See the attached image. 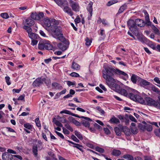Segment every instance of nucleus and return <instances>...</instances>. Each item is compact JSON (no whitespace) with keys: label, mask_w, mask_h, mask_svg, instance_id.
<instances>
[{"label":"nucleus","mask_w":160,"mask_h":160,"mask_svg":"<svg viewBox=\"0 0 160 160\" xmlns=\"http://www.w3.org/2000/svg\"><path fill=\"white\" fill-rule=\"evenodd\" d=\"M55 123L58 127H62L63 126L62 124L58 120H56L55 121Z\"/></svg>","instance_id":"62"},{"label":"nucleus","mask_w":160,"mask_h":160,"mask_svg":"<svg viewBox=\"0 0 160 160\" xmlns=\"http://www.w3.org/2000/svg\"><path fill=\"white\" fill-rule=\"evenodd\" d=\"M115 132L116 134L118 136H120L121 134V132L120 129L118 127H115L114 128Z\"/></svg>","instance_id":"39"},{"label":"nucleus","mask_w":160,"mask_h":160,"mask_svg":"<svg viewBox=\"0 0 160 160\" xmlns=\"http://www.w3.org/2000/svg\"><path fill=\"white\" fill-rule=\"evenodd\" d=\"M70 75L71 76L73 77H79V74L78 73L75 72H72L70 74Z\"/></svg>","instance_id":"59"},{"label":"nucleus","mask_w":160,"mask_h":160,"mask_svg":"<svg viewBox=\"0 0 160 160\" xmlns=\"http://www.w3.org/2000/svg\"><path fill=\"white\" fill-rule=\"evenodd\" d=\"M130 129L132 132L133 134H136L138 132V129L136 127H130Z\"/></svg>","instance_id":"43"},{"label":"nucleus","mask_w":160,"mask_h":160,"mask_svg":"<svg viewBox=\"0 0 160 160\" xmlns=\"http://www.w3.org/2000/svg\"><path fill=\"white\" fill-rule=\"evenodd\" d=\"M35 122L36 126L38 127H41V124L40 122L39 118H37L35 120Z\"/></svg>","instance_id":"46"},{"label":"nucleus","mask_w":160,"mask_h":160,"mask_svg":"<svg viewBox=\"0 0 160 160\" xmlns=\"http://www.w3.org/2000/svg\"><path fill=\"white\" fill-rule=\"evenodd\" d=\"M43 82H44L47 86L49 87L50 85L51 82L50 80L46 79L45 78H42Z\"/></svg>","instance_id":"41"},{"label":"nucleus","mask_w":160,"mask_h":160,"mask_svg":"<svg viewBox=\"0 0 160 160\" xmlns=\"http://www.w3.org/2000/svg\"><path fill=\"white\" fill-rule=\"evenodd\" d=\"M130 30L136 36L138 35V32L137 29V27L135 28H132L131 30Z\"/></svg>","instance_id":"45"},{"label":"nucleus","mask_w":160,"mask_h":160,"mask_svg":"<svg viewBox=\"0 0 160 160\" xmlns=\"http://www.w3.org/2000/svg\"><path fill=\"white\" fill-rule=\"evenodd\" d=\"M117 92L124 96L128 97V93L127 91L125 89L120 88L118 89V91Z\"/></svg>","instance_id":"17"},{"label":"nucleus","mask_w":160,"mask_h":160,"mask_svg":"<svg viewBox=\"0 0 160 160\" xmlns=\"http://www.w3.org/2000/svg\"><path fill=\"white\" fill-rule=\"evenodd\" d=\"M63 9L64 11L71 16H72L73 15V12L72 11L71 9L68 6V5H65Z\"/></svg>","instance_id":"12"},{"label":"nucleus","mask_w":160,"mask_h":160,"mask_svg":"<svg viewBox=\"0 0 160 160\" xmlns=\"http://www.w3.org/2000/svg\"><path fill=\"white\" fill-rule=\"evenodd\" d=\"M152 128L151 125L149 124H146L145 125V129L148 132H150L152 130Z\"/></svg>","instance_id":"38"},{"label":"nucleus","mask_w":160,"mask_h":160,"mask_svg":"<svg viewBox=\"0 0 160 160\" xmlns=\"http://www.w3.org/2000/svg\"><path fill=\"white\" fill-rule=\"evenodd\" d=\"M140 79L141 78L135 74H132L131 78V81L133 83H136L137 80Z\"/></svg>","instance_id":"16"},{"label":"nucleus","mask_w":160,"mask_h":160,"mask_svg":"<svg viewBox=\"0 0 160 160\" xmlns=\"http://www.w3.org/2000/svg\"><path fill=\"white\" fill-rule=\"evenodd\" d=\"M89 122L90 121L85 119V120H82L81 121V124H82L85 127L89 128L90 126V124Z\"/></svg>","instance_id":"25"},{"label":"nucleus","mask_w":160,"mask_h":160,"mask_svg":"<svg viewBox=\"0 0 160 160\" xmlns=\"http://www.w3.org/2000/svg\"><path fill=\"white\" fill-rule=\"evenodd\" d=\"M121 154V152L119 150L115 149H114L111 153V154L112 155L116 157L119 156Z\"/></svg>","instance_id":"21"},{"label":"nucleus","mask_w":160,"mask_h":160,"mask_svg":"<svg viewBox=\"0 0 160 160\" xmlns=\"http://www.w3.org/2000/svg\"><path fill=\"white\" fill-rule=\"evenodd\" d=\"M72 122L77 126H80L81 125V122L76 120L74 118L71 117Z\"/></svg>","instance_id":"31"},{"label":"nucleus","mask_w":160,"mask_h":160,"mask_svg":"<svg viewBox=\"0 0 160 160\" xmlns=\"http://www.w3.org/2000/svg\"><path fill=\"white\" fill-rule=\"evenodd\" d=\"M61 114L65 113L68 115H71L72 112L69 110L65 109L60 112Z\"/></svg>","instance_id":"50"},{"label":"nucleus","mask_w":160,"mask_h":160,"mask_svg":"<svg viewBox=\"0 0 160 160\" xmlns=\"http://www.w3.org/2000/svg\"><path fill=\"white\" fill-rule=\"evenodd\" d=\"M74 133L76 136L80 140H82L83 139V137L81 134L79 132L77 131H75Z\"/></svg>","instance_id":"34"},{"label":"nucleus","mask_w":160,"mask_h":160,"mask_svg":"<svg viewBox=\"0 0 160 160\" xmlns=\"http://www.w3.org/2000/svg\"><path fill=\"white\" fill-rule=\"evenodd\" d=\"M56 38H57L59 40H60V41H62V42H64L63 41L64 40H65V41L66 40L65 38L63 36L62 34V32L60 34L58 35H56Z\"/></svg>","instance_id":"35"},{"label":"nucleus","mask_w":160,"mask_h":160,"mask_svg":"<svg viewBox=\"0 0 160 160\" xmlns=\"http://www.w3.org/2000/svg\"><path fill=\"white\" fill-rule=\"evenodd\" d=\"M104 131L107 134H108L110 133V131L107 128H103Z\"/></svg>","instance_id":"64"},{"label":"nucleus","mask_w":160,"mask_h":160,"mask_svg":"<svg viewBox=\"0 0 160 160\" xmlns=\"http://www.w3.org/2000/svg\"><path fill=\"white\" fill-rule=\"evenodd\" d=\"M123 158L127 160H134L133 157L129 154H125L123 156Z\"/></svg>","instance_id":"28"},{"label":"nucleus","mask_w":160,"mask_h":160,"mask_svg":"<svg viewBox=\"0 0 160 160\" xmlns=\"http://www.w3.org/2000/svg\"><path fill=\"white\" fill-rule=\"evenodd\" d=\"M71 115L72 116H74V117H78V118H83L87 120L90 121V122L92 121V119H91L90 118H88V117H87L83 116H80L78 115L77 114H75L72 113H71Z\"/></svg>","instance_id":"20"},{"label":"nucleus","mask_w":160,"mask_h":160,"mask_svg":"<svg viewBox=\"0 0 160 160\" xmlns=\"http://www.w3.org/2000/svg\"><path fill=\"white\" fill-rule=\"evenodd\" d=\"M29 27L25 25L23 26V28L24 29H25L28 32V34L29 33L31 32L32 31V28Z\"/></svg>","instance_id":"42"},{"label":"nucleus","mask_w":160,"mask_h":160,"mask_svg":"<svg viewBox=\"0 0 160 160\" xmlns=\"http://www.w3.org/2000/svg\"><path fill=\"white\" fill-rule=\"evenodd\" d=\"M86 45L87 46H89L90 45L91 43L92 42V41L91 40H90L89 38H87L86 40Z\"/></svg>","instance_id":"56"},{"label":"nucleus","mask_w":160,"mask_h":160,"mask_svg":"<svg viewBox=\"0 0 160 160\" xmlns=\"http://www.w3.org/2000/svg\"><path fill=\"white\" fill-rule=\"evenodd\" d=\"M31 18L33 19L38 20L39 18L38 17V13L36 12H32L31 15Z\"/></svg>","instance_id":"37"},{"label":"nucleus","mask_w":160,"mask_h":160,"mask_svg":"<svg viewBox=\"0 0 160 160\" xmlns=\"http://www.w3.org/2000/svg\"><path fill=\"white\" fill-rule=\"evenodd\" d=\"M56 3L59 6L62 7L68 5V3L66 0H54Z\"/></svg>","instance_id":"13"},{"label":"nucleus","mask_w":160,"mask_h":160,"mask_svg":"<svg viewBox=\"0 0 160 160\" xmlns=\"http://www.w3.org/2000/svg\"><path fill=\"white\" fill-rule=\"evenodd\" d=\"M127 6L126 3L122 5L120 8L118 10V13H121L123 12V11L127 8Z\"/></svg>","instance_id":"27"},{"label":"nucleus","mask_w":160,"mask_h":160,"mask_svg":"<svg viewBox=\"0 0 160 160\" xmlns=\"http://www.w3.org/2000/svg\"><path fill=\"white\" fill-rule=\"evenodd\" d=\"M69 44L68 40H65L64 42H62L59 43L58 45V48L62 51L66 50L68 47Z\"/></svg>","instance_id":"6"},{"label":"nucleus","mask_w":160,"mask_h":160,"mask_svg":"<svg viewBox=\"0 0 160 160\" xmlns=\"http://www.w3.org/2000/svg\"><path fill=\"white\" fill-rule=\"evenodd\" d=\"M28 36L29 37L32 39H36L38 38V36L36 34L31 32L29 33Z\"/></svg>","instance_id":"29"},{"label":"nucleus","mask_w":160,"mask_h":160,"mask_svg":"<svg viewBox=\"0 0 160 160\" xmlns=\"http://www.w3.org/2000/svg\"><path fill=\"white\" fill-rule=\"evenodd\" d=\"M140 79L141 80L140 82V85L141 86L144 87L146 86L150 85L151 84L150 82H148L145 80L142 79L141 78Z\"/></svg>","instance_id":"19"},{"label":"nucleus","mask_w":160,"mask_h":160,"mask_svg":"<svg viewBox=\"0 0 160 160\" xmlns=\"http://www.w3.org/2000/svg\"><path fill=\"white\" fill-rule=\"evenodd\" d=\"M23 126L25 128L30 130L32 128V125L29 123H25Z\"/></svg>","instance_id":"47"},{"label":"nucleus","mask_w":160,"mask_h":160,"mask_svg":"<svg viewBox=\"0 0 160 160\" xmlns=\"http://www.w3.org/2000/svg\"><path fill=\"white\" fill-rule=\"evenodd\" d=\"M52 22H53L54 25L53 24L52 25L51 27L50 30L53 32V34L55 35H58L60 34L62 32L61 31V28L60 27H58L57 26L58 24L57 21L55 19H53L52 20Z\"/></svg>","instance_id":"3"},{"label":"nucleus","mask_w":160,"mask_h":160,"mask_svg":"<svg viewBox=\"0 0 160 160\" xmlns=\"http://www.w3.org/2000/svg\"><path fill=\"white\" fill-rule=\"evenodd\" d=\"M130 98L132 100L137 102L141 104L145 103L144 100L142 98L136 94H134L132 93H129L128 94V97Z\"/></svg>","instance_id":"4"},{"label":"nucleus","mask_w":160,"mask_h":160,"mask_svg":"<svg viewBox=\"0 0 160 160\" xmlns=\"http://www.w3.org/2000/svg\"><path fill=\"white\" fill-rule=\"evenodd\" d=\"M96 109L99 111L102 114H103L105 113V112L99 106H97L96 107Z\"/></svg>","instance_id":"54"},{"label":"nucleus","mask_w":160,"mask_h":160,"mask_svg":"<svg viewBox=\"0 0 160 160\" xmlns=\"http://www.w3.org/2000/svg\"><path fill=\"white\" fill-rule=\"evenodd\" d=\"M43 83L42 78H37L33 82L32 85L37 87L40 86Z\"/></svg>","instance_id":"11"},{"label":"nucleus","mask_w":160,"mask_h":160,"mask_svg":"<svg viewBox=\"0 0 160 160\" xmlns=\"http://www.w3.org/2000/svg\"><path fill=\"white\" fill-rule=\"evenodd\" d=\"M38 42V41L36 39H33L32 40L31 44L32 46H34L37 44Z\"/></svg>","instance_id":"61"},{"label":"nucleus","mask_w":160,"mask_h":160,"mask_svg":"<svg viewBox=\"0 0 160 160\" xmlns=\"http://www.w3.org/2000/svg\"><path fill=\"white\" fill-rule=\"evenodd\" d=\"M62 59V58L61 57H51L50 58H49L45 59L44 60H52H52H53V59L56 60V59Z\"/></svg>","instance_id":"51"},{"label":"nucleus","mask_w":160,"mask_h":160,"mask_svg":"<svg viewBox=\"0 0 160 160\" xmlns=\"http://www.w3.org/2000/svg\"><path fill=\"white\" fill-rule=\"evenodd\" d=\"M118 2V1L116 0H111L108 2L107 4V5L108 6H110L111 5L115 3Z\"/></svg>","instance_id":"48"},{"label":"nucleus","mask_w":160,"mask_h":160,"mask_svg":"<svg viewBox=\"0 0 160 160\" xmlns=\"http://www.w3.org/2000/svg\"><path fill=\"white\" fill-rule=\"evenodd\" d=\"M138 127L142 131L145 130V125H143L141 123H139L138 124Z\"/></svg>","instance_id":"52"},{"label":"nucleus","mask_w":160,"mask_h":160,"mask_svg":"<svg viewBox=\"0 0 160 160\" xmlns=\"http://www.w3.org/2000/svg\"><path fill=\"white\" fill-rule=\"evenodd\" d=\"M1 16L4 18L7 19L9 18L8 14L6 13H2L1 14Z\"/></svg>","instance_id":"55"},{"label":"nucleus","mask_w":160,"mask_h":160,"mask_svg":"<svg viewBox=\"0 0 160 160\" xmlns=\"http://www.w3.org/2000/svg\"><path fill=\"white\" fill-rule=\"evenodd\" d=\"M92 2H90L89 4H88V6L87 8L88 11L89 12V14H90V17L92 15Z\"/></svg>","instance_id":"22"},{"label":"nucleus","mask_w":160,"mask_h":160,"mask_svg":"<svg viewBox=\"0 0 160 160\" xmlns=\"http://www.w3.org/2000/svg\"><path fill=\"white\" fill-rule=\"evenodd\" d=\"M63 132L64 133L66 134H69V131L66 128L64 127H62V128Z\"/></svg>","instance_id":"60"},{"label":"nucleus","mask_w":160,"mask_h":160,"mask_svg":"<svg viewBox=\"0 0 160 160\" xmlns=\"http://www.w3.org/2000/svg\"><path fill=\"white\" fill-rule=\"evenodd\" d=\"M95 150L96 151L100 153H103L105 151L103 148H100L99 147H97L95 148Z\"/></svg>","instance_id":"49"},{"label":"nucleus","mask_w":160,"mask_h":160,"mask_svg":"<svg viewBox=\"0 0 160 160\" xmlns=\"http://www.w3.org/2000/svg\"><path fill=\"white\" fill-rule=\"evenodd\" d=\"M102 71V77L106 80V82L110 80H113V73H116V69L111 66L104 65Z\"/></svg>","instance_id":"1"},{"label":"nucleus","mask_w":160,"mask_h":160,"mask_svg":"<svg viewBox=\"0 0 160 160\" xmlns=\"http://www.w3.org/2000/svg\"><path fill=\"white\" fill-rule=\"evenodd\" d=\"M5 79L6 80V82L7 84L9 85L11 84V83L10 82V78L9 76H6L5 77Z\"/></svg>","instance_id":"58"},{"label":"nucleus","mask_w":160,"mask_h":160,"mask_svg":"<svg viewBox=\"0 0 160 160\" xmlns=\"http://www.w3.org/2000/svg\"><path fill=\"white\" fill-rule=\"evenodd\" d=\"M52 19L51 21L48 19H45L44 21V23L43 24V27L48 31H49L50 29L49 28L52 26L51 22H52Z\"/></svg>","instance_id":"7"},{"label":"nucleus","mask_w":160,"mask_h":160,"mask_svg":"<svg viewBox=\"0 0 160 160\" xmlns=\"http://www.w3.org/2000/svg\"><path fill=\"white\" fill-rule=\"evenodd\" d=\"M26 24L29 26L33 25L34 24V20L31 18H28L26 20Z\"/></svg>","instance_id":"23"},{"label":"nucleus","mask_w":160,"mask_h":160,"mask_svg":"<svg viewBox=\"0 0 160 160\" xmlns=\"http://www.w3.org/2000/svg\"><path fill=\"white\" fill-rule=\"evenodd\" d=\"M38 48L41 50H52L53 49L52 46L49 41H41L38 44Z\"/></svg>","instance_id":"2"},{"label":"nucleus","mask_w":160,"mask_h":160,"mask_svg":"<svg viewBox=\"0 0 160 160\" xmlns=\"http://www.w3.org/2000/svg\"><path fill=\"white\" fill-rule=\"evenodd\" d=\"M68 122L66 123L65 124V127L67 129L69 130L71 132L73 131V128L71 127V126H70V125L68 123Z\"/></svg>","instance_id":"44"},{"label":"nucleus","mask_w":160,"mask_h":160,"mask_svg":"<svg viewBox=\"0 0 160 160\" xmlns=\"http://www.w3.org/2000/svg\"><path fill=\"white\" fill-rule=\"evenodd\" d=\"M2 157L3 160H12L13 158L12 155L7 152L3 153Z\"/></svg>","instance_id":"9"},{"label":"nucleus","mask_w":160,"mask_h":160,"mask_svg":"<svg viewBox=\"0 0 160 160\" xmlns=\"http://www.w3.org/2000/svg\"><path fill=\"white\" fill-rule=\"evenodd\" d=\"M120 128L123 130L125 134L127 136H129L131 134V132L129 129L127 127H123L122 125L120 126Z\"/></svg>","instance_id":"14"},{"label":"nucleus","mask_w":160,"mask_h":160,"mask_svg":"<svg viewBox=\"0 0 160 160\" xmlns=\"http://www.w3.org/2000/svg\"><path fill=\"white\" fill-rule=\"evenodd\" d=\"M67 82V84L69 86H71L75 85V81L73 82L70 81H68Z\"/></svg>","instance_id":"57"},{"label":"nucleus","mask_w":160,"mask_h":160,"mask_svg":"<svg viewBox=\"0 0 160 160\" xmlns=\"http://www.w3.org/2000/svg\"><path fill=\"white\" fill-rule=\"evenodd\" d=\"M72 147L74 148H77L79 150L81 151L82 152H83V146L78 143H76L75 145H73Z\"/></svg>","instance_id":"32"},{"label":"nucleus","mask_w":160,"mask_h":160,"mask_svg":"<svg viewBox=\"0 0 160 160\" xmlns=\"http://www.w3.org/2000/svg\"><path fill=\"white\" fill-rule=\"evenodd\" d=\"M116 73L119 75H122L128 78V75L126 73L117 69H116Z\"/></svg>","instance_id":"24"},{"label":"nucleus","mask_w":160,"mask_h":160,"mask_svg":"<svg viewBox=\"0 0 160 160\" xmlns=\"http://www.w3.org/2000/svg\"><path fill=\"white\" fill-rule=\"evenodd\" d=\"M106 83L111 88V89L117 92L118 89L120 88V87L118 84L115 83V80L114 78L113 80H110L107 81Z\"/></svg>","instance_id":"5"},{"label":"nucleus","mask_w":160,"mask_h":160,"mask_svg":"<svg viewBox=\"0 0 160 160\" xmlns=\"http://www.w3.org/2000/svg\"><path fill=\"white\" fill-rule=\"evenodd\" d=\"M55 132L57 134V135L61 138H62V139H64V137L63 136V135L62 134L57 131H55Z\"/></svg>","instance_id":"63"},{"label":"nucleus","mask_w":160,"mask_h":160,"mask_svg":"<svg viewBox=\"0 0 160 160\" xmlns=\"http://www.w3.org/2000/svg\"><path fill=\"white\" fill-rule=\"evenodd\" d=\"M70 3L73 10L76 12L79 11L80 7L78 3L71 0L70 2Z\"/></svg>","instance_id":"8"},{"label":"nucleus","mask_w":160,"mask_h":160,"mask_svg":"<svg viewBox=\"0 0 160 160\" xmlns=\"http://www.w3.org/2000/svg\"><path fill=\"white\" fill-rule=\"evenodd\" d=\"M38 147L37 145H34L32 148V152L35 157H36L38 156Z\"/></svg>","instance_id":"30"},{"label":"nucleus","mask_w":160,"mask_h":160,"mask_svg":"<svg viewBox=\"0 0 160 160\" xmlns=\"http://www.w3.org/2000/svg\"><path fill=\"white\" fill-rule=\"evenodd\" d=\"M109 122L111 123L117 124L120 122L119 120L113 116L109 120Z\"/></svg>","instance_id":"26"},{"label":"nucleus","mask_w":160,"mask_h":160,"mask_svg":"<svg viewBox=\"0 0 160 160\" xmlns=\"http://www.w3.org/2000/svg\"><path fill=\"white\" fill-rule=\"evenodd\" d=\"M52 86L54 89L61 90L62 88V87L60 84L56 82H53Z\"/></svg>","instance_id":"15"},{"label":"nucleus","mask_w":160,"mask_h":160,"mask_svg":"<svg viewBox=\"0 0 160 160\" xmlns=\"http://www.w3.org/2000/svg\"><path fill=\"white\" fill-rule=\"evenodd\" d=\"M135 23L136 26L137 25L140 27L143 26L144 25L143 21L140 19H137L135 20Z\"/></svg>","instance_id":"18"},{"label":"nucleus","mask_w":160,"mask_h":160,"mask_svg":"<svg viewBox=\"0 0 160 160\" xmlns=\"http://www.w3.org/2000/svg\"><path fill=\"white\" fill-rule=\"evenodd\" d=\"M151 28L156 34H159V30L154 25L152 24L151 26Z\"/></svg>","instance_id":"40"},{"label":"nucleus","mask_w":160,"mask_h":160,"mask_svg":"<svg viewBox=\"0 0 160 160\" xmlns=\"http://www.w3.org/2000/svg\"><path fill=\"white\" fill-rule=\"evenodd\" d=\"M151 90L153 92H156L157 93H159L160 92V91H159L158 89L153 85L151 84Z\"/></svg>","instance_id":"33"},{"label":"nucleus","mask_w":160,"mask_h":160,"mask_svg":"<svg viewBox=\"0 0 160 160\" xmlns=\"http://www.w3.org/2000/svg\"><path fill=\"white\" fill-rule=\"evenodd\" d=\"M71 138L74 141L76 142H79V139H78L74 135H71Z\"/></svg>","instance_id":"53"},{"label":"nucleus","mask_w":160,"mask_h":160,"mask_svg":"<svg viewBox=\"0 0 160 160\" xmlns=\"http://www.w3.org/2000/svg\"><path fill=\"white\" fill-rule=\"evenodd\" d=\"M127 25L128 27L129 28L130 30H131L132 28L137 27L135 23V20L130 19L127 22Z\"/></svg>","instance_id":"10"},{"label":"nucleus","mask_w":160,"mask_h":160,"mask_svg":"<svg viewBox=\"0 0 160 160\" xmlns=\"http://www.w3.org/2000/svg\"><path fill=\"white\" fill-rule=\"evenodd\" d=\"M72 67L74 69L76 70H79L80 68L79 65L74 62H72Z\"/></svg>","instance_id":"36"}]
</instances>
